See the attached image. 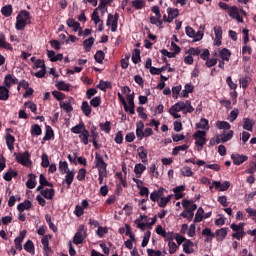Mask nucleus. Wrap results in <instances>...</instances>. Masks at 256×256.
Returning <instances> with one entry per match:
<instances>
[{"mask_svg": "<svg viewBox=\"0 0 256 256\" xmlns=\"http://www.w3.org/2000/svg\"><path fill=\"white\" fill-rule=\"evenodd\" d=\"M215 189H218L219 191H227L231 187V182L225 181L224 183H221L219 181H214Z\"/></svg>", "mask_w": 256, "mask_h": 256, "instance_id": "nucleus-21", "label": "nucleus"}, {"mask_svg": "<svg viewBox=\"0 0 256 256\" xmlns=\"http://www.w3.org/2000/svg\"><path fill=\"white\" fill-rule=\"evenodd\" d=\"M84 130H87V128L85 127V123L80 122L78 125L71 128V133H75V135H81Z\"/></svg>", "mask_w": 256, "mask_h": 256, "instance_id": "nucleus-28", "label": "nucleus"}, {"mask_svg": "<svg viewBox=\"0 0 256 256\" xmlns=\"http://www.w3.org/2000/svg\"><path fill=\"white\" fill-rule=\"evenodd\" d=\"M0 49H7L13 51V46L6 41L5 34L0 33Z\"/></svg>", "mask_w": 256, "mask_h": 256, "instance_id": "nucleus-17", "label": "nucleus"}, {"mask_svg": "<svg viewBox=\"0 0 256 256\" xmlns=\"http://www.w3.org/2000/svg\"><path fill=\"white\" fill-rule=\"evenodd\" d=\"M5 140L9 151H13V149H15V136L7 133L5 136Z\"/></svg>", "mask_w": 256, "mask_h": 256, "instance_id": "nucleus-18", "label": "nucleus"}, {"mask_svg": "<svg viewBox=\"0 0 256 256\" xmlns=\"http://www.w3.org/2000/svg\"><path fill=\"white\" fill-rule=\"evenodd\" d=\"M17 175H19V173H17V171L13 170L12 168H10L3 176L4 181H12L13 177H17Z\"/></svg>", "mask_w": 256, "mask_h": 256, "instance_id": "nucleus-33", "label": "nucleus"}, {"mask_svg": "<svg viewBox=\"0 0 256 256\" xmlns=\"http://www.w3.org/2000/svg\"><path fill=\"white\" fill-rule=\"evenodd\" d=\"M84 213H85V210L83 209V206L81 205L75 206L74 215H76V217H82Z\"/></svg>", "mask_w": 256, "mask_h": 256, "instance_id": "nucleus-61", "label": "nucleus"}, {"mask_svg": "<svg viewBox=\"0 0 256 256\" xmlns=\"http://www.w3.org/2000/svg\"><path fill=\"white\" fill-rule=\"evenodd\" d=\"M205 215V210H203L202 207L198 208L195 217H194V223H201L203 221Z\"/></svg>", "mask_w": 256, "mask_h": 256, "instance_id": "nucleus-35", "label": "nucleus"}, {"mask_svg": "<svg viewBox=\"0 0 256 256\" xmlns=\"http://www.w3.org/2000/svg\"><path fill=\"white\" fill-rule=\"evenodd\" d=\"M40 193L45 199L51 200L55 197V189L53 188H46L44 190H41Z\"/></svg>", "mask_w": 256, "mask_h": 256, "instance_id": "nucleus-25", "label": "nucleus"}, {"mask_svg": "<svg viewBox=\"0 0 256 256\" xmlns=\"http://www.w3.org/2000/svg\"><path fill=\"white\" fill-rule=\"evenodd\" d=\"M97 89H100V91H107V89H113V86L111 85V82L100 80L99 84L97 85Z\"/></svg>", "mask_w": 256, "mask_h": 256, "instance_id": "nucleus-31", "label": "nucleus"}, {"mask_svg": "<svg viewBox=\"0 0 256 256\" xmlns=\"http://www.w3.org/2000/svg\"><path fill=\"white\" fill-rule=\"evenodd\" d=\"M216 125L218 129H225L226 131H229V129H231V124H229V122L227 121H218Z\"/></svg>", "mask_w": 256, "mask_h": 256, "instance_id": "nucleus-54", "label": "nucleus"}, {"mask_svg": "<svg viewBox=\"0 0 256 256\" xmlns=\"http://www.w3.org/2000/svg\"><path fill=\"white\" fill-rule=\"evenodd\" d=\"M1 13L2 15H4V17H11V15L13 14V6L6 5L2 7Z\"/></svg>", "mask_w": 256, "mask_h": 256, "instance_id": "nucleus-45", "label": "nucleus"}, {"mask_svg": "<svg viewBox=\"0 0 256 256\" xmlns=\"http://www.w3.org/2000/svg\"><path fill=\"white\" fill-rule=\"evenodd\" d=\"M91 107L97 108L101 105V96H96L90 100Z\"/></svg>", "mask_w": 256, "mask_h": 256, "instance_id": "nucleus-59", "label": "nucleus"}, {"mask_svg": "<svg viewBox=\"0 0 256 256\" xmlns=\"http://www.w3.org/2000/svg\"><path fill=\"white\" fill-rule=\"evenodd\" d=\"M16 155V161L20 165H23L24 167H29L31 165V154L29 151H25L24 153H14Z\"/></svg>", "mask_w": 256, "mask_h": 256, "instance_id": "nucleus-3", "label": "nucleus"}, {"mask_svg": "<svg viewBox=\"0 0 256 256\" xmlns=\"http://www.w3.org/2000/svg\"><path fill=\"white\" fill-rule=\"evenodd\" d=\"M180 217H183L184 219H187V221L191 222L193 221V217H195V213L188 212L187 210H184Z\"/></svg>", "mask_w": 256, "mask_h": 256, "instance_id": "nucleus-57", "label": "nucleus"}, {"mask_svg": "<svg viewBox=\"0 0 256 256\" xmlns=\"http://www.w3.org/2000/svg\"><path fill=\"white\" fill-rule=\"evenodd\" d=\"M230 123H233V121H235L237 119V117H239V110L237 108H234L231 112H230Z\"/></svg>", "mask_w": 256, "mask_h": 256, "instance_id": "nucleus-62", "label": "nucleus"}, {"mask_svg": "<svg viewBox=\"0 0 256 256\" xmlns=\"http://www.w3.org/2000/svg\"><path fill=\"white\" fill-rule=\"evenodd\" d=\"M33 207V204L30 200H25L24 202L18 204L17 209L20 213H23V211H29Z\"/></svg>", "mask_w": 256, "mask_h": 256, "instance_id": "nucleus-22", "label": "nucleus"}, {"mask_svg": "<svg viewBox=\"0 0 256 256\" xmlns=\"http://www.w3.org/2000/svg\"><path fill=\"white\" fill-rule=\"evenodd\" d=\"M66 25L70 27V29H73L74 33H77L79 29H81V24L73 18H69L66 20Z\"/></svg>", "mask_w": 256, "mask_h": 256, "instance_id": "nucleus-15", "label": "nucleus"}, {"mask_svg": "<svg viewBox=\"0 0 256 256\" xmlns=\"http://www.w3.org/2000/svg\"><path fill=\"white\" fill-rule=\"evenodd\" d=\"M0 101H9V88L0 86Z\"/></svg>", "mask_w": 256, "mask_h": 256, "instance_id": "nucleus-29", "label": "nucleus"}, {"mask_svg": "<svg viewBox=\"0 0 256 256\" xmlns=\"http://www.w3.org/2000/svg\"><path fill=\"white\" fill-rule=\"evenodd\" d=\"M31 135H35L36 137H39L43 133V130L41 129V126L39 124H34L31 126L30 130Z\"/></svg>", "mask_w": 256, "mask_h": 256, "instance_id": "nucleus-41", "label": "nucleus"}, {"mask_svg": "<svg viewBox=\"0 0 256 256\" xmlns=\"http://www.w3.org/2000/svg\"><path fill=\"white\" fill-rule=\"evenodd\" d=\"M49 239H51V235H45L41 239L44 255H46V256H49V255H51V253H53V250L49 247Z\"/></svg>", "mask_w": 256, "mask_h": 256, "instance_id": "nucleus-10", "label": "nucleus"}, {"mask_svg": "<svg viewBox=\"0 0 256 256\" xmlns=\"http://www.w3.org/2000/svg\"><path fill=\"white\" fill-rule=\"evenodd\" d=\"M138 157L141 159L142 163H147V149L143 146H140L138 149Z\"/></svg>", "mask_w": 256, "mask_h": 256, "instance_id": "nucleus-32", "label": "nucleus"}, {"mask_svg": "<svg viewBox=\"0 0 256 256\" xmlns=\"http://www.w3.org/2000/svg\"><path fill=\"white\" fill-rule=\"evenodd\" d=\"M95 167L98 169V172L107 173V162L103 159V156L99 152L95 153Z\"/></svg>", "mask_w": 256, "mask_h": 256, "instance_id": "nucleus-4", "label": "nucleus"}, {"mask_svg": "<svg viewBox=\"0 0 256 256\" xmlns=\"http://www.w3.org/2000/svg\"><path fill=\"white\" fill-rule=\"evenodd\" d=\"M146 169L147 167L142 163L135 164L134 173L137 179H141V175H143V172L146 171Z\"/></svg>", "mask_w": 256, "mask_h": 256, "instance_id": "nucleus-23", "label": "nucleus"}, {"mask_svg": "<svg viewBox=\"0 0 256 256\" xmlns=\"http://www.w3.org/2000/svg\"><path fill=\"white\" fill-rule=\"evenodd\" d=\"M73 179H75V172L68 170V172H66L65 179L63 180V183H66L68 189L73 184Z\"/></svg>", "mask_w": 256, "mask_h": 256, "instance_id": "nucleus-20", "label": "nucleus"}, {"mask_svg": "<svg viewBox=\"0 0 256 256\" xmlns=\"http://www.w3.org/2000/svg\"><path fill=\"white\" fill-rule=\"evenodd\" d=\"M147 255L148 256H161L162 255V253H161V251L160 250H153V249H151V248H148L147 249Z\"/></svg>", "mask_w": 256, "mask_h": 256, "instance_id": "nucleus-64", "label": "nucleus"}, {"mask_svg": "<svg viewBox=\"0 0 256 256\" xmlns=\"http://www.w3.org/2000/svg\"><path fill=\"white\" fill-rule=\"evenodd\" d=\"M181 175L183 177H193V170H191V167L184 166L181 170Z\"/></svg>", "mask_w": 256, "mask_h": 256, "instance_id": "nucleus-55", "label": "nucleus"}, {"mask_svg": "<svg viewBox=\"0 0 256 256\" xmlns=\"http://www.w3.org/2000/svg\"><path fill=\"white\" fill-rule=\"evenodd\" d=\"M59 171L62 173V175H65V173L69 172V164L67 161H60L59 162Z\"/></svg>", "mask_w": 256, "mask_h": 256, "instance_id": "nucleus-48", "label": "nucleus"}, {"mask_svg": "<svg viewBox=\"0 0 256 256\" xmlns=\"http://www.w3.org/2000/svg\"><path fill=\"white\" fill-rule=\"evenodd\" d=\"M27 25H31V13L27 10H21L16 17L15 29L17 31H24Z\"/></svg>", "mask_w": 256, "mask_h": 256, "instance_id": "nucleus-1", "label": "nucleus"}, {"mask_svg": "<svg viewBox=\"0 0 256 256\" xmlns=\"http://www.w3.org/2000/svg\"><path fill=\"white\" fill-rule=\"evenodd\" d=\"M29 179L26 182V187L28 189H35V186L37 185V183L35 182L36 176L35 174L31 173L28 175Z\"/></svg>", "mask_w": 256, "mask_h": 256, "instance_id": "nucleus-34", "label": "nucleus"}, {"mask_svg": "<svg viewBox=\"0 0 256 256\" xmlns=\"http://www.w3.org/2000/svg\"><path fill=\"white\" fill-rule=\"evenodd\" d=\"M231 159H232L234 165H243V163H245V161H247V159H249V157H247L245 155H241V154H232Z\"/></svg>", "mask_w": 256, "mask_h": 256, "instance_id": "nucleus-13", "label": "nucleus"}, {"mask_svg": "<svg viewBox=\"0 0 256 256\" xmlns=\"http://www.w3.org/2000/svg\"><path fill=\"white\" fill-rule=\"evenodd\" d=\"M87 176V170L85 168H81L79 169L78 171V174H77V179L79 181H85V177Z\"/></svg>", "mask_w": 256, "mask_h": 256, "instance_id": "nucleus-60", "label": "nucleus"}, {"mask_svg": "<svg viewBox=\"0 0 256 256\" xmlns=\"http://www.w3.org/2000/svg\"><path fill=\"white\" fill-rule=\"evenodd\" d=\"M56 87H57V89H58L59 91H69L71 85L65 83V81H59V82L56 84Z\"/></svg>", "mask_w": 256, "mask_h": 256, "instance_id": "nucleus-50", "label": "nucleus"}, {"mask_svg": "<svg viewBox=\"0 0 256 256\" xmlns=\"http://www.w3.org/2000/svg\"><path fill=\"white\" fill-rule=\"evenodd\" d=\"M141 61V50L139 49H134L132 53V62L134 65H137Z\"/></svg>", "mask_w": 256, "mask_h": 256, "instance_id": "nucleus-39", "label": "nucleus"}, {"mask_svg": "<svg viewBox=\"0 0 256 256\" xmlns=\"http://www.w3.org/2000/svg\"><path fill=\"white\" fill-rule=\"evenodd\" d=\"M89 137H91V134H89V130H84L82 131V133H80L79 135V139L81 141V143H83V145H89Z\"/></svg>", "mask_w": 256, "mask_h": 256, "instance_id": "nucleus-27", "label": "nucleus"}, {"mask_svg": "<svg viewBox=\"0 0 256 256\" xmlns=\"http://www.w3.org/2000/svg\"><path fill=\"white\" fill-rule=\"evenodd\" d=\"M205 135H207V132L201 130L196 131L194 134V139L196 140L195 145L201 147V149H203V146L207 143Z\"/></svg>", "mask_w": 256, "mask_h": 256, "instance_id": "nucleus-7", "label": "nucleus"}, {"mask_svg": "<svg viewBox=\"0 0 256 256\" xmlns=\"http://www.w3.org/2000/svg\"><path fill=\"white\" fill-rule=\"evenodd\" d=\"M170 109L171 111H177L179 113L180 111H185L187 106L185 105V102H177Z\"/></svg>", "mask_w": 256, "mask_h": 256, "instance_id": "nucleus-40", "label": "nucleus"}, {"mask_svg": "<svg viewBox=\"0 0 256 256\" xmlns=\"http://www.w3.org/2000/svg\"><path fill=\"white\" fill-rule=\"evenodd\" d=\"M93 43H95V38L90 37L83 42L84 49L86 53H89L91 51V47H93Z\"/></svg>", "mask_w": 256, "mask_h": 256, "instance_id": "nucleus-37", "label": "nucleus"}, {"mask_svg": "<svg viewBox=\"0 0 256 256\" xmlns=\"http://www.w3.org/2000/svg\"><path fill=\"white\" fill-rule=\"evenodd\" d=\"M27 235V231L23 230L20 232L19 236H17L14 240L15 248L17 251H23V240L25 239V236Z\"/></svg>", "mask_w": 256, "mask_h": 256, "instance_id": "nucleus-11", "label": "nucleus"}, {"mask_svg": "<svg viewBox=\"0 0 256 256\" xmlns=\"http://www.w3.org/2000/svg\"><path fill=\"white\" fill-rule=\"evenodd\" d=\"M92 21H94L95 25H98V23H101V18H99V8L94 9L92 13Z\"/></svg>", "mask_w": 256, "mask_h": 256, "instance_id": "nucleus-56", "label": "nucleus"}, {"mask_svg": "<svg viewBox=\"0 0 256 256\" xmlns=\"http://www.w3.org/2000/svg\"><path fill=\"white\" fill-rule=\"evenodd\" d=\"M195 246V244L193 243V241L191 240H186L183 244V251L184 253H186L187 255H191V253H194L195 250H193V247Z\"/></svg>", "mask_w": 256, "mask_h": 256, "instance_id": "nucleus-16", "label": "nucleus"}, {"mask_svg": "<svg viewBox=\"0 0 256 256\" xmlns=\"http://www.w3.org/2000/svg\"><path fill=\"white\" fill-rule=\"evenodd\" d=\"M150 23L151 25H156V27H158V29H163V20H158L157 18H155V16H150Z\"/></svg>", "mask_w": 256, "mask_h": 256, "instance_id": "nucleus-51", "label": "nucleus"}, {"mask_svg": "<svg viewBox=\"0 0 256 256\" xmlns=\"http://www.w3.org/2000/svg\"><path fill=\"white\" fill-rule=\"evenodd\" d=\"M219 57L223 60V61H229L231 59V50L227 49V48H223L220 50L219 52Z\"/></svg>", "mask_w": 256, "mask_h": 256, "instance_id": "nucleus-30", "label": "nucleus"}, {"mask_svg": "<svg viewBox=\"0 0 256 256\" xmlns=\"http://www.w3.org/2000/svg\"><path fill=\"white\" fill-rule=\"evenodd\" d=\"M196 129H206L209 130V120L206 118H201L199 123H196Z\"/></svg>", "mask_w": 256, "mask_h": 256, "instance_id": "nucleus-42", "label": "nucleus"}, {"mask_svg": "<svg viewBox=\"0 0 256 256\" xmlns=\"http://www.w3.org/2000/svg\"><path fill=\"white\" fill-rule=\"evenodd\" d=\"M85 232L83 229H79L78 232L75 234L73 238V244L74 245H81L83 241H85Z\"/></svg>", "mask_w": 256, "mask_h": 256, "instance_id": "nucleus-12", "label": "nucleus"}, {"mask_svg": "<svg viewBox=\"0 0 256 256\" xmlns=\"http://www.w3.org/2000/svg\"><path fill=\"white\" fill-rule=\"evenodd\" d=\"M253 127H255V120L243 118V129H245V131H253Z\"/></svg>", "mask_w": 256, "mask_h": 256, "instance_id": "nucleus-19", "label": "nucleus"}, {"mask_svg": "<svg viewBox=\"0 0 256 256\" xmlns=\"http://www.w3.org/2000/svg\"><path fill=\"white\" fill-rule=\"evenodd\" d=\"M222 143H227V141H231L233 139V130L228 131L221 135Z\"/></svg>", "mask_w": 256, "mask_h": 256, "instance_id": "nucleus-52", "label": "nucleus"}, {"mask_svg": "<svg viewBox=\"0 0 256 256\" xmlns=\"http://www.w3.org/2000/svg\"><path fill=\"white\" fill-rule=\"evenodd\" d=\"M13 85H19V79H17V77H15L13 74H7L4 77V87L11 89Z\"/></svg>", "mask_w": 256, "mask_h": 256, "instance_id": "nucleus-8", "label": "nucleus"}, {"mask_svg": "<svg viewBox=\"0 0 256 256\" xmlns=\"http://www.w3.org/2000/svg\"><path fill=\"white\" fill-rule=\"evenodd\" d=\"M227 233H229V229L227 227L218 229L215 231L214 235L217 241H224L225 237H227Z\"/></svg>", "mask_w": 256, "mask_h": 256, "instance_id": "nucleus-14", "label": "nucleus"}, {"mask_svg": "<svg viewBox=\"0 0 256 256\" xmlns=\"http://www.w3.org/2000/svg\"><path fill=\"white\" fill-rule=\"evenodd\" d=\"M24 249L27 253H30L31 255H35V244H33V241L28 240L24 244Z\"/></svg>", "mask_w": 256, "mask_h": 256, "instance_id": "nucleus-36", "label": "nucleus"}, {"mask_svg": "<svg viewBox=\"0 0 256 256\" xmlns=\"http://www.w3.org/2000/svg\"><path fill=\"white\" fill-rule=\"evenodd\" d=\"M188 149H189V145L187 144H184L181 146H175L172 150V155H174V157H177L180 151H187Z\"/></svg>", "mask_w": 256, "mask_h": 256, "instance_id": "nucleus-43", "label": "nucleus"}, {"mask_svg": "<svg viewBox=\"0 0 256 256\" xmlns=\"http://www.w3.org/2000/svg\"><path fill=\"white\" fill-rule=\"evenodd\" d=\"M81 111L85 115V117H89L91 113L93 112V109L89 105V102L83 101L81 105Z\"/></svg>", "mask_w": 256, "mask_h": 256, "instance_id": "nucleus-26", "label": "nucleus"}, {"mask_svg": "<svg viewBox=\"0 0 256 256\" xmlns=\"http://www.w3.org/2000/svg\"><path fill=\"white\" fill-rule=\"evenodd\" d=\"M107 27H111L112 33H115L117 31V27L119 25V13L113 14H108V18L106 21Z\"/></svg>", "mask_w": 256, "mask_h": 256, "instance_id": "nucleus-5", "label": "nucleus"}, {"mask_svg": "<svg viewBox=\"0 0 256 256\" xmlns=\"http://www.w3.org/2000/svg\"><path fill=\"white\" fill-rule=\"evenodd\" d=\"M132 7H134V9L139 11L145 7V1L144 0H134V1H132Z\"/></svg>", "mask_w": 256, "mask_h": 256, "instance_id": "nucleus-49", "label": "nucleus"}, {"mask_svg": "<svg viewBox=\"0 0 256 256\" xmlns=\"http://www.w3.org/2000/svg\"><path fill=\"white\" fill-rule=\"evenodd\" d=\"M51 139H55V132L51 126L46 125V132L43 137V141H51Z\"/></svg>", "mask_w": 256, "mask_h": 256, "instance_id": "nucleus-24", "label": "nucleus"}, {"mask_svg": "<svg viewBox=\"0 0 256 256\" xmlns=\"http://www.w3.org/2000/svg\"><path fill=\"white\" fill-rule=\"evenodd\" d=\"M60 108L66 111V113H72L73 112V106H71L70 101L66 102H60Z\"/></svg>", "mask_w": 256, "mask_h": 256, "instance_id": "nucleus-46", "label": "nucleus"}, {"mask_svg": "<svg viewBox=\"0 0 256 256\" xmlns=\"http://www.w3.org/2000/svg\"><path fill=\"white\" fill-rule=\"evenodd\" d=\"M167 13L172 22H173V19H177V17H179V9L177 8L168 7Z\"/></svg>", "mask_w": 256, "mask_h": 256, "instance_id": "nucleus-38", "label": "nucleus"}, {"mask_svg": "<svg viewBox=\"0 0 256 256\" xmlns=\"http://www.w3.org/2000/svg\"><path fill=\"white\" fill-rule=\"evenodd\" d=\"M171 201V195H168L167 197H161L160 200H158V207H161L162 209L167 207V203Z\"/></svg>", "mask_w": 256, "mask_h": 256, "instance_id": "nucleus-47", "label": "nucleus"}, {"mask_svg": "<svg viewBox=\"0 0 256 256\" xmlns=\"http://www.w3.org/2000/svg\"><path fill=\"white\" fill-rule=\"evenodd\" d=\"M90 134H91V138L92 140H90V142L92 141H99V132H97V127L93 126L90 129Z\"/></svg>", "mask_w": 256, "mask_h": 256, "instance_id": "nucleus-53", "label": "nucleus"}, {"mask_svg": "<svg viewBox=\"0 0 256 256\" xmlns=\"http://www.w3.org/2000/svg\"><path fill=\"white\" fill-rule=\"evenodd\" d=\"M228 15L232 19H236L238 23H243V17H241V14H239V8L237 6H230Z\"/></svg>", "mask_w": 256, "mask_h": 256, "instance_id": "nucleus-9", "label": "nucleus"}, {"mask_svg": "<svg viewBox=\"0 0 256 256\" xmlns=\"http://www.w3.org/2000/svg\"><path fill=\"white\" fill-rule=\"evenodd\" d=\"M94 59L96 63H99L100 65H102L103 60L105 59V52H103V50H98L94 55Z\"/></svg>", "mask_w": 256, "mask_h": 256, "instance_id": "nucleus-44", "label": "nucleus"}, {"mask_svg": "<svg viewBox=\"0 0 256 256\" xmlns=\"http://www.w3.org/2000/svg\"><path fill=\"white\" fill-rule=\"evenodd\" d=\"M41 159H42L41 166L47 169V167H49V156L44 153L42 154Z\"/></svg>", "mask_w": 256, "mask_h": 256, "instance_id": "nucleus-63", "label": "nucleus"}, {"mask_svg": "<svg viewBox=\"0 0 256 256\" xmlns=\"http://www.w3.org/2000/svg\"><path fill=\"white\" fill-rule=\"evenodd\" d=\"M145 124L143 121H138L136 123V136L139 141L143 140V137H151L153 135V129L146 128L145 130ZM144 130V131H143Z\"/></svg>", "mask_w": 256, "mask_h": 256, "instance_id": "nucleus-2", "label": "nucleus"}, {"mask_svg": "<svg viewBox=\"0 0 256 256\" xmlns=\"http://www.w3.org/2000/svg\"><path fill=\"white\" fill-rule=\"evenodd\" d=\"M100 129L105 131V133H111V122L106 121L105 123H100Z\"/></svg>", "mask_w": 256, "mask_h": 256, "instance_id": "nucleus-58", "label": "nucleus"}, {"mask_svg": "<svg viewBox=\"0 0 256 256\" xmlns=\"http://www.w3.org/2000/svg\"><path fill=\"white\" fill-rule=\"evenodd\" d=\"M34 69H41L40 71L34 74L35 77H37L38 79H43V77H45V74L47 73L45 61L41 59L36 60V62L34 63Z\"/></svg>", "mask_w": 256, "mask_h": 256, "instance_id": "nucleus-6", "label": "nucleus"}]
</instances>
